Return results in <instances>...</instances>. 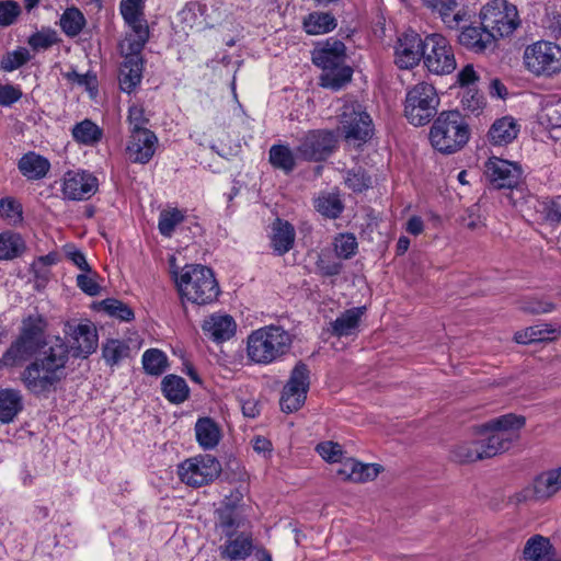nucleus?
Returning a JSON list of instances; mask_svg holds the SVG:
<instances>
[{"mask_svg": "<svg viewBox=\"0 0 561 561\" xmlns=\"http://www.w3.org/2000/svg\"><path fill=\"white\" fill-rule=\"evenodd\" d=\"M69 346L60 337L45 342L35 359L21 373L20 379L33 394L49 392L66 376Z\"/></svg>", "mask_w": 561, "mask_h": 561, "instance_id": "f257e3e1", "label": "nucleus"}, {"mask_svg": "<svg viewBox=\"0 0 561 561\" xmlns=\"http://www.w3.org/2000/svg\"><path fill=\"white\" fill-rule=\"evenodd\" d=\"M216 527L225 538V542L219 547L224 560L241 561L252 554L253 536L244 529L245 519L238 508L231 505L218 508Z\"/></svg>", "mask_w": 561, "mask_h": 561, "instance_id": "f03ea898", "label": "nucleus"}, {"mask_svg": "<svg viewBox=\"0 0 561 561\" xmlns=\"http://www.w3.org/2000/svg\"><path fill=\"white\" fill-rule=\"evenodd\" d=\"M173 274L183 302L205 306L214 302L219 296L220 289L214 272L205 265L186 264Z\"/></svg>", "mask_w": 561, "mask_h": 561, "instance_id": "7ed1b4c3", "label": "nucleus"}, {"mask_svg": "<svg viewBox=\"0 0 561 561\" xmlns=\"http://www.w3.org/2000/svg\"><path fill=\"white\" fill-rule=\"evenodd\" d=\"M291 346L290 334L278 325H266L254 330L247 339L248 358L268 365L283 357Z\"/></svg>", "mask_w": 561, "mask_h": 561, "instance_id": "20e7f679", "label": "nucleus"}, {"mask_svg": "<svg viewBox=\"0 0 561 561\" xmlns=\"http://www.w3.org/2000/svg\"><path fill=\"white\" fill-rule=\"evenodd\" d=\"M469 137V126L458 111L442 112L430 130L431 145L444 154L459 151L468 142Z\"/></svg>", "mask_w": 561, "mask_h": 561, "instance_id": "39448f33", "label": "nucleus"}, {"mask_svg": "<svg viewBox=\"0 0 561 561\" xmlns=\"http://www.w3.org/2000/svg\"><path fill=\"white\" fill-rule=\"evenodd\" d=\"M525 417L508 413L491 420L482 425L479 439L485 458H491L507 450L512 442L517 437L516 432L525 425Z\"/></svg>", "mask_w": 561, "mask_h": 561, "instance_id": "423d86ee", "label": "nucleus"}, {"mask_svg": "<svg viewBox=\"0 0 561 561\" xmlns=\"http://www.w3.org/2000/svg\"><path fill=\"white\" fill-rule=\"evenodd\" d=\"M523 61L533 76L551 78L561 72V47L549 41L535 42L525 48Z\"/></svg>", "mask_w": 561, "mask_h": 561, "instance_id": "0eeeda50", "label": "nucleus"}, {"mask_svg": "<svg viewBox=\"0 0 561 561\" xmlns=\"http://www.w3.org/2000/svg\"><path fill=\"white\" fill-rule=\"evenodd\" d=\"M439 98L433 84L419 82L407 93L404 115L414 126L426 125L437 113Z\"/></svg>", "mask_w": 561, "mask_h": 561, "instance_id": "6e6552de", "label": "nucleus"}, {"mask_svg": "<svg viewBox=\"0 0 561 561\" xmlns=\"http://www.w3.org/2000/svg\"><path fill=\"white\" fill-rule=\"evenodd\" d=\"M340 129L347 142L360 146L373 137L374 123L363 104L350 100L341 108Z\"/></svg>", "mask_w": 561, "mask_h": 561, "instance_id": "1a4fd4ad", "label": "nucleus"}, {"mask_svg": "<svg viewBox=\"0 0 561 561\" xmlns=\"http://www.w3.org/2000/svg\"><path fill=\"white\" fill-rule=\"evenodd\" d=\"M480 19L488 32L493 31L495 41L511 35L519 25L516 7L505 0H494L484 5Z\"/></svg>", "mask_w": 561, "mask_h": 561, "instance_id": "9d476101", "label": "nucleus"}, {"mask_svg": "<svg viewBox=\"0 0 561 561\" xmlns=\"http://www.w3.org/2000/svg\"><path fill=\"white\" fill-rule=\"evenodd\" d=\"M221 472L220 462L211 455L186 459L179 466L180 480L186 485L199 488L213 482Z\"/></svg>", "mask_w": 561, "mask_h": 561, "instance_id": "9b49d317", "label": "nucleus"}, {"mask_svg": "<svg viewBox=\"0 0 561 561\" xmlns=\"http://www.w3.org/2000/svg\"><path fill=\"white\" fill-rule=\"evenodd\" d=\"M310 386V370L308 366L299 362L293 368L289 379L284 386L280 397V409L285 413L299 410L307 399Z\"/></svg>", "mask_w": 561, "mask_h": 561, "instance_id": "f8f14e48", "label": "nucleus"}, {"mask_svg": "<svg viewBox=\"0 0 561 561\" xmlns=\"http://www.w3.org/2000/svg\"><path fill=\"white\" fill-rule=\"evenodd\" d=\"M423 59L427 69L435 75H448L456 68V59L448 41L440 34L424 38Z\"/></svg>", "mask_w": 561, "mask_h": 561, "instance_id": "ddd939ff", "label": "nucleus"}, {"mask_svg": "<svg viewBox=\"0 0 561 561\" xmlns=\"http://www.w3.org/2000/svg\"><path fill=\"white\" fill-rule=\"evenodd\" d=\"M119 10L124 21L133 31V34L126 38L128 49L141 51L149 39V28L144 19V0H122Z\"/></svg>", "mask_w": 561, "mask_h": 561, "instance_id": "4468645a", "label": "nucleus"}, {"mask_svg": "<svg viewBox=\"0 0 561 561\" xmlns=\"http://www.w3.org/2000/svg\"><path fill=\"white\" fill-rule=\"evenodd\" d=\"M335 137L328 130L309 131L297 147L299 158L308 161H321L329 157L334 148Z\"/></svg>", "mask_w": 561, "mask_h": 561, "instance_id": "2eb2a0df", "label": "nucleus"}, {"mask_svg": "<svg viewBox=\"0 0 561 561\" xmlns=\"http://www.w3.org/2000/svg\"><path fill=\"white\" fill-rule=\"evenodd\" d=\"M98 190V180L85 171H68L64 175L61 192L69 201L90 198Z\"/></svg>", "mask_w": 561, "mask_h": 561, "instance_id": "dca6fc26", "label": "nucleus"}, {"mask_svg": "<svg viewBox=\"0 0 561 561\" xmlns=\"http://www.w3.org/2000/svg\"><path fill=\"white\" fill-rule=\"evenodd\" d=\"M485 175L495 188H512L518 184L522 170L511 161L493 157L485 163Z\"/></svg>", "mask_w": 561, "mask_h": 561, "instance_id": "f3484780", "label": "nucleus"}, {"mask_svg": "<svg viewBox=\"0 0 561 561\" xmlns=\"http://www.w3.org/2000/svg\"><path fill=\"white\" fill-rule=\"evenodd\" d=\"M424 39L414 31L403 33L396 45V64L401 69L417 65L424 54Z\"/></svg>", "mask_w": 561, "mask_h": 561, "instance_id": "a211bd4d", "label": "nucleus"}, {"mask_svg": "<svg viewBox=\"0 0 561 561\" xmlns=\"http://www.w3.org/2000/svg\"><path fill=\"white\" fill-rule=\"evenodd\" d=\"M158 137L153 131H140L129 136L126 154L134 163L146 164L156 153Z\"/></svg>", "mask_w": 561, "mask_h": 561, "instance_id": "6ab92c4d", "label": "nucleus"}, {"mask_svg": "<svg viewBox=\"0 0 561 561\" xmlns=\"http://www.w3.org/2000/svg\"><path fill=\"white\" fill-rule=\"evenodd\" d=\"M65 333L71 335L73 340L75 355L88 357L95 352L98 347V333L92 323L66 324Z\"/></svg>", "mask_w": 561, "mask_h": 561, "instance_id": "aec40b11", "label": "nucleus"}, {"mask_svg": "<svg viewBox=\"0 0 561 561\" xmlns=\"http://www.w3.org/2000/svg\"><path fill=\"white\" fill-rule=\"evenodd\" d=\"M341 467L337 469L336 474L343 481L354 483H364L371 481L378 477L382 467L377 463H363L353 458H347L340 461Z\"/></svg>", "mask_w": 561, "mask_h": 561, "instance_id": "412c9836", "label": "nucleus"}, {"mask_svg": "<svg viewBox=\"0 0 561 561\" xmlns=\"http://www.w3.org/2000/svg\"><path fill=\"white\" fill-rule=\"evenodd\" d=\"M202 329L211 341L222 343L234 335L237 324L229 314L213 313L204 320Z\"/></svg>", "mask_w": 561, "mask_h": 561, "instance_id": "4be33fe9", "label": "nucleus"}, {"mask_svg": "<svg viewBox=\"0 0 561 561\" xmlns=\"http://www.w3.org/2000/svg\"><path fill=\"white\" fill-rule=\"evenodd\" d=\"M42 345L32 340L19 336L0 358V368L14 367L37 355Z\"/></svg>", "mask_w": 561, "mask_h": 561, "instance_id": "5701e85b", "label": "nucleus"}, {"mask_svg": "<svg viewBox=\"0 0 561 561\" xmlns=\"http://www.w3.org/2000/svg\"><path fill=\"white\" fill-rule=\"evenodd\" d=\"M461 46L474 53H483L495 43L493 31L488 32L483 25H470L461 30L458 35Z\"/></svg>", "mask_w": 561, "mask_h": 561, "instance_id": "b1692460", "label": "nucleus"}, {"mask_svg": "<svg viewBox=\"0 0 561 561\" xmlns=\"http://www.w3.org/2000/svg\"><path fill=\"white\" fill-rule=\"evenodd\" d=\"M344 60L345 45L339 39L327 41L323 46L312 53L313 64L324 71L343 65Z\"/></svg>", "mask_w": 561, "mask_h": 561, "instance_id": "393cba45", "label": "nucleus"}, {"mask_svg": "<svg viewBox=\"0 0 561 561\" xmlns=\"http://www.w3.org/2000/svg\"><path fill=\"white\" fill-rule=\"evenodd\" d=\"M142 59L140 51L129 49L119 70V87L124 92L130 93L141 82Z\"/></svg>", "mask_w": 561, "mask_h": 561, "instance_id": "a878e982", "label": "nucleus"}, {"mask_svg": "<svg viewBox=\"0 0 561 561\" xmlns=\"http://www.w3.org/2000/svg\"><path fill=\"white\" fill-rule=\"evenodd\" d=\"M18 169L28 181H38L48 174L50 162L47 158L28 151L19 159Z\"/></svg>", "mask_w": 561, "mask_h": 561, "instance_id": "bb28decb", "label": "nucleus"}, {"mask_svg": "<svg viewBox=\"0 0 561 561\" xmlns=\"http://www.w3.org/2000/svg\"><path fill=\"white\" fill-rule=\"evenodd\" d=\"M365 310V307H355L342 312L334 321L330 323L331 334L337 337L356 334Z\"/></svg>", "mask_w": 561, "mask_h": 561, "instance_id": "cd10ccee", "label": "nucleus"}, {"mask_svg": "<svg viewBox=\"0 0 561 561\" xmlns=\"http://www.w3.org/2000/svg\"><path fill=\"white\" fill-rule=\"evenodd\" d=\"M295 241V229L288 222L276 219L272 225L271 247L277 255L290 251Z\"/></svg>", "mask_w": 561, "mask_h": 561, "instance_id": "c85d7f7f", "label": "nucleus"}, {"mask_svg": "<svg viewBox=\"0 0 561 561\" xmlns=\"http://www.w3.org/2000/svg\"><path fill=\"white\" fill-rule=\"evenodd\" d=\"M423 3L432 13L438 14L449 28L458 27L463 20L465 14L454 12L457 8V0H423Z\"/></svg>", "mask_w": 561, "mask_h": 561, "instance_id": "c756f323", "label": "nucleus"}, {"mask_svg": "<svg viewBox=\"0 0 561 561\" xmlns=\"http://www.w3.org/2000/svg\"><path fill=\"white\" fill-rule=\"evenodd\" d=\"M23 409L20 390L5 388L0 390V422L10 423Z\"/></svg>", "mask_w": 561, "mask_h": 561, "instance_id": "7c9ffc66", "label": "nucleus"}, {"mask_svg": "<svg viewBox=\"0 0 561 561\" xmlns=\"http://www.w3.org/2000/svg\"><path fill=\"white\" fill-rule=\"evenodd\" d=\"M518 126L513 117H502L496 119L490 130L489 139L493 145L503 146L512 142L518 135Z\"/></svg>", "mask_w": 561, "mask_h": 561, "instance_id": "2f4dec72", "label": "nucleus"}, {"mask_svg": "<svg viewBox=\"0 0 561 561\" xmlns=\"http://www.w3.org/2000/svg\"><path fill=\"white\" fill-rule=\"evenodd\" d=\"M561 490V467L543 472L534 481L537 499H549Z\"/></svg>", "mask_w": 561, "mask_h": 561, "instance_id": "473e14b6", "label": "nucleus"}, {"mask_svg": "<svg viewBox=\"0 0 561 561\" xmlns=\"http://www.w3.org/2000/svg\"><path fill=\"white\" fill-rule=\"evenodd\" d=\"M25 251L26 243L20 233L11 230L0 233V260H14L22 256Z\"/></svg>", "mask_w": 561, "mask_h": 561, "instance_id": "72a5a7b5", "label": "nucleus"}, {"mask_svg": "<svg viewBox=\"0 0 561 561\" xmlns=\"http://www.w3.org/2000/svg\"><path fill=\"white\" fill-rule=\"evenodd\" d=\"M195 434L198 444L204 449L215 448L220 440V430L209 417L199 419L196 422Z\"/></svg>", "mask_w": 561, "mask_h": 561, "instance_id": "f704fd0d", "label": "nucleus"}, {"mask_svg": "<svg viewBox=\"0 0 561 561\" xmlns=\"http://www.w3.org/2000/svg\"><path fill=\"white\" fill-rule=\"evenodd\" d=\"M161 388L164 397L172 403L184 402L190 393L186 381L176 375H168L162 379Z\"/></svg>", "mask_w": 561, "mask_h": 561, "instance_id": "c9c22d12", "label": "nucleus"}, {"mask_svg": "<svg viewBox=\"0 0 561 561\" xmlns=\"http://www.w3.org/2000/svg\"><path fill=\"white\" fill-rule=\"evenodd\" d=\"M335 27L336 20L329 12L310 13L304 21V28L310 35L325 34Z\"/></svg>", "mask_w": 561, "mask_h": 561, "instance_id": "e433bc0d", "label": "nucleus"}, {"mask_svg": "<svg viewBox=\"0 0 561 561\" xmlns=\"http://www.w3.org/2000/svg\"><path fill=\"white\" fill-rule=\"evenodd\" d=\"M353 70L344 64L325 70L320 77V84L323 88L339 91L352 79Z\"/></svg>", "mask_w": 561, "mask_h": 561, "instance_id": "4c0bfd02", "label": "nucleus"}, {"mask_svg": "<svg viewBox=\"0 0 561 561\" xmlns=\"http://www.w3.org/2000/svg\"><path fill=\"white\" fill-rule=\"evenodd\" d=\"M551 545L548 538L541 535L530 537L524 547V559L526 561H548Z\"/></svg>", "mask_w": 561, "mask_h": 561, "instance_id": "58836bf2", "label": "nucleus"}, {"mask_svg": "<svg viewBox=\"0 0 561 561\" xmlns=\"http://www.w3.org/2000/svg\"><path fill=\"white\" fill-rule=\"evenodd\" d=\"M87 24L83 13L75 7L67 8L59 19V26L68 37H76Z\"/></svg>", "mask_w": 561, "mask_h": 561, "instance_id": "ea45409f", "label": "nucleus"}, {"mask_svg": "<svg viewBox=\"0 0 561 561\" xmlns=\"http://www.w3.org/2000/svg\"><path fill=\"white\" fill-rule=\"evenodd\" d=\"M554 333L556 329H553L550 324L540 323L516 332L514 340L518 344H531L550 341V335Z\"/></svg>", "mask_w": 561, "mask_h": 561, "instance_id": "a19ab883", "label": "nucleus"}, {"mask_svg": "<svg viewBox=\"0 0 561 561\" xmlns=\"http://www.w3.org/2000/svg\"><path fill=\"white\" fill-rule=\"evenodd\" d=\"M102 129L92 121L84 119L72 128V137L79 144L93 146L102 138Z\"/></svg>", "mask_w": 561, "mask_h": 561, "instance_id": "79ce46f5", "label": "nucleus"}, {"mask_svg": "<svg viewBox=\"0 0 561 561\" xmlns=\"http://www.w3.org/2000/svg\"><path fill=\"white\" fill-rule=\"evenodd\" d=\"M451 458L461 463L484 459L481 443L478 439L457 444L451 450Z\"/></svg>", "mask_w": 561, "mask_h": 561, "instance_id": "37998d69", "label": "nucleus"}, {"mask_svg": "<svg viewBox=\"0 0 561 561\" xmlns=\"http://www.w3.org/2000/svg\"><path fill=\"white\" fill-rule=\"evenodd\" d=\"M142 366L147 374L159 376L167 369L168 357L162 351L158 348L147 350L142 354Z\"/></svg>", "mask_w": 561, "mask_h": 561, "instance_id": "c03bdc74", "label": "nucleus"}, {"mask_svg": "<svg viewBox=\"0 0 561 561\" xmlns=\"http://www.w3.org/2000/svg\"><path fill=\"white\" fill-rule=\"evenodd\" d=\"M102 355L106 364L114 366L129 355V346L121 340H108L102 347Z\"/></svg>", "mask_w": 561, "mask_h": 561, "instance_id": "a18cd8bd", "label": "nucleus"}, {"mask_svg": "<svg viewBox=\"0 0 561 561\" xmlns=\"http://www.w3.org/2000/svg\"><path fill=\"white\" fill-rule=\"evenodd\" d=\"M270 162L285 172H290L295 167L293 152L286 146L274 145L270 149Z\"/></svg>", "mask_w": 561, "mask_h": 561, "instance_id": "49530a36", "label": "nucleus"}, {"mask_svg": "<svg viewBox=\"0 0 561 561\" xmlns=\"http://www.w3.org/2000/svg\"><path fill=\"white\" fill-rule=\"evenodd\" d=\"M316 208L328 218H337L344 207L337 195L324 194L317 198Z\"/></svg>", "mask_w": 561, "mask_h": 561, "instance_id": "de8ad7c7", "label": "nucleus"}, {"mask_svg": "<svg viewBox=\"0 0 561 561\" xmlns=\"http://www.w3.org/2000/svg\"><path fill=\"white\" fill-rule=\"evenodd\" d=\"M0 217L4 218L14 226L21 224L23 221V207L21 203L13 197L1 198Z\"/></svg>", "mask_w": 561, "mask_h": 561, "instance_id": "09e8293b", "label": "nucleus"}, {"mask_svg": "<svg viewBox=\"0 0 561 561\" xmlns=\"http://www.w3.org/2000/svg\"><path fill=\"white\" fill-rule=\"evenodd\" d=\"M45 321L41 316H30L23 321L21 336L43 345Z\"/></svg>", "mask_w": 561, "mask_h": 561, "instance_id": "8fccbe9b", "label": "nucleus"}, {"mask_svg": "<svg viewBox=\"0 0 561 561\" xmlns=\"http://www.w3.org/2000/svg\"><path fill=\"white\" fill-rule=\"evenodd\" d=\"M60 42L58 34L50 27H43L28 37V45L34 50L48 49Z\"/></svg>", "mask_w": 561, "mask_h": 561, "instance_id": "3c124183", "label": "nucleus"}, {"mask_svg": "<svg viewBox=\"0 0 561 561\" xmlns=\"http://www.w3.org/2000/svg\"><path fill=\"white\" fill-rule=\"evenodd\" d=\"M184 219V215L176 208L162 210L159 216L158 228L162 236L171 237L175 227Z\"/></svg>", "mask_w": 561, "mask_h": 561, "instance_id": "603ef678", "label": "nucleus"}, {"mask_svg": "<svg viewBox=\"0 0 561 561\" xmlns=\"http://www.w3.org/2000/svg\"><path fill=\"white\" fill-rule=\"evenodd\" d=\"M30 59V51L24 47H19L15 50L7 53L2 57L0 68L4 71L11 72L25 65Z\"/></svg>", "mask_w": 561, "mask_h": 561, "instance_id": "864d4df0", "label": "nucleus"}, {"mask_svg": "<svg viewBox=\"0 0 561 561\" xmlns=\"http://www.w3.org/2000/svg\"><path fill=\"white\" fill-rule=\"evenodd\" d=\"M103 310L111 317L117 318L123 321H131L134 319V311L131 308L121 300L108 298L102 301Z\"/></svg>", "mask_w": 561, "mask_h": 561, "instance_id": "5fc2aeb1", "label": "nucleus"}, {"mask_svg": "<svg viewBox=\"0 0 561 561\" xmlns=\"http://www.w3.org/2000/svg\"><path fill=\"white\" fill-rule=\"evenodd\" d=\"M127 121L130 135L140 131H151L146 127L149 124V118L145 115V110L140 105H131L129 107Z\"/></svg>", "mask_w": 561, "mask_h": 561, "instance_id": "6e6d98bb", "label": "nucleus"}, {"mask_svg": "<svg viewBox=\"0 0 561 561\" xmlns=\"http://www.w3.org/2000/svg\"><path fill=\"white\" fill-rule=\"evenodd\" d=\"M538 211L543 216V219L550 224L561 222V196L539 202Z\"/></svg>", "mask_w": 561, "mask_h": 561, "instance_id": "4d7b16f0", "label": "nucleus"}, {"mask_svg": "<svg viewBox=\"0 0 561 561\" xmlns=\"http://www.w3.org/2000/svg\"><path fill=\"white\" fill-rule=\"evenodd\" d=\"M357 249L356 238L351 233L340 234L334 241V251L341 259L352 257Z\"/></svg>", "mask_w": 561, "mask_h": 561, "instance_id": "13d9d810", "label": "nucleus"}, {"mask_svg": "<svg viewBox=\"0 0 561 561\" xmlns=\"http://www.w3.org/2000/svg\"><path fill=\"white\" fill-rule=\"evenodd\" d=\"M317 451L319 455L329 462H339L342 461V446L337 443L328 440L320 443L317 446Z\"/></svg>", "mask_w": 561, "mask_h": 561, "instance_id": "bf43d9fd", "label": "nucleus"}, {"mask_svg": "<svg viewBox=\"0 0 561 561\" xmlns=\"http://www.w3.org/2000/svg\"><path fill=\"white\" fill-rule=\"evenodd\" d=\"M20 14V7L14 1L0 2V25H11Z\"/></svg>", "mask_w": 561, "mask_h": 561, "instance_id": "052dcab7", "label": "nucleus"}, {"mask_svg": "<svg viewBox=\"0 0 561 561\" xmlns=\"http://www.w3.org/2000/svg\"><path fill=\"white\" fill-rule=\"evenodd\" d=\"M95 275L83 272L77 276V286L89 296H98L100 294V285L96 283Z\"/></svg>", "mask_w": 561, "mask_h": 561, "instance_id": "680f3d73", "label": "nucleus"}, {"mask_svg": "<svg viewBox=\"0 0 561 561\" xmlns=\"http://www.w3.org/2000/svg\"><path fill=\"white\" fill-rule=\"evenodd\" d=\"M345 184L354 192H362L369 187L370 178L364 172H348L345 179Z\"/></svg>", "mask_w": 561, "mask_h": 561, "instance_id": "e2e57ef3", "label": "nucleus"}, {"mask_svg": "<svg viewBox=\"0 0 561 561\" xmlns=\"http://www.w3.org/2000/svg\"><path fill=\"white\" fill-rule=\"evenodd\" d=\"M554 308L553 302L537 298L525 301L523 306V310L534 314L548 313L554 310Z\"/></svg>", "mask_w": 561, "mask_h": 561, "instance_id": "0e129e2a", "label": "nucleus"}, {"mask_svg": "<svg viewBox=\"0 0 561 561\" xmlns=\"http://www.w3.org/2000/svg\"><path fill=\"white\" fill-rule=\"evenodd\" d=\"M22 96L20 89L10 84H0V105L10 106Z\"/></svg>", "mask_w": 561, "mask_h": 561, "instance_id": "69168bd1", "label": "nucleus"}, {"mask_svg": "<svg viewBox=\"0 0 561 561\" xmlns=\"http://www.w3.org/2000/svg\"><path fill=\"white\" fill-rule=\"evenodd\" d=\"M478 80L472 65H466L458 73V83L468 87Z\"/></svg>", "mask_w": 561, "mask_h": 561, "instance_id": "338daca9", "label": "nucleus"}, {"mask_svg": "<svg viewBox=\"0 0 561 561\" xmlns=\"http://www.w3.org/2000/svg\"><path fill=\"white\" fill-rule=\"evenodd\" d=\"M545 116L551 128H561V104L546 110Z\"/></svg>", "mask_w": 561, "mask_h": 561, "instance_id": "774afa93", "label": "nucleus"}]
</instances>
